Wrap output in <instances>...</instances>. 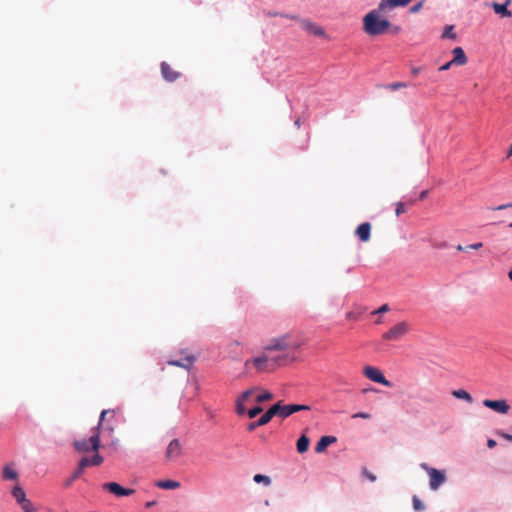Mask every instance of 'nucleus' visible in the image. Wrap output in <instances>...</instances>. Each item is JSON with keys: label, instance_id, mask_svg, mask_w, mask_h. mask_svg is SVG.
<instances>
[{"label": "nucleus", "instance_id": "nucleus-13", "mask_svg": "<svg viewBox=\"0 0 512 512\" xmlns=\"http://www.w3.org/2000/svg\"><path fill=\"white\" fill-rule=\"evenodd\" d=\"M281 418H286L293 413L299 412V411H309L310 407L307 405H301V404H288V405H282L281 408Z\"/></svg>", "mask_w": 512, "mask_h": 512}, {"label": "nucleus", "instance_id": "nucleus-10", "mask_svg": "<svg viewBox=\"0 0 512 512\" xmlns=\"http://www.w3.org/2000/svg\"><path fill=\"white\" fill-rule=\"evenodd\" d=\"M430 477L429 486L432 490H437L445 481V474L437 469H428Z\"/></svg>", "mask_w": 512, "mask_h": 512}, {"label": "nucleus", "instance_id": "nucleus-14", "mask_svg": "<svg viewBox=\"0 0 512 512\" xmlns=\"http://www.w3.org/2000/svg\"><path fill=\"white\" fill-rule=\"evenodd\" d=\"M161 74L168 82H173L180 77V73L175 71L168 63H161Z\"/></svg>", "mask_w": 512, "mask_h": 512}, {"label": "nucleus", "instance_id": "nucleus-38", "mask_svg": "<svg viewBox=\"0 0 512 512\" xmlns=\"http://www.w3.org/2000/svg\"><path fill=\"white\" fill-rule=\"evenodd\" d=\"M261 412H262V408L260 406H256V407L248 410L247 414H248L249 418H254Z\"/></svg>", "mask_w": 512, "mask_h": 512}, {"label": "nucleus", "instance_id": "nucleus-50", "mask_svg": "<svg viewBox=\"0 0 512 512\" xmlns=\"http://www.w3.org/2000/svg\"><path fill=\"white\" fill-rule=\"evenodd\" d=\"M456 249H457L458 251H466V250H465V246H462L461 244H458V245L456 246Z\"/></svg>", "mask_w": 512, "mask_h": 512}, {"label": "nucleus", "instance_id": "nucleus-30", "mask_svg": "<svg viewBox=\"0 0 512 512\" xmlns=\"http://www.w3.org/2000/svg\"><path fill=\"white\" fill-rule=\"evenodd\" d=\"M253 480H254L256 483H263L265 486H269V485L271 484V479H270V477H268V476H266V475H262V474H256V475H254Z\"/></svg>", "mask_w": 512, "mask_h": 512}, {"label": "nucleus", "instance_id": "nucleus-3", "mask_svg": "<svg viewBox=\"0 0 512 512\" xmlns=\"http://www.w3.org/2000/svg\"><path fill=\"white\" fill-rule=\"evenodd\" d=\"M283 359L282 356L270 358L266 352H264L261 356L255 357L253 359L247 360L245 362V367L248 368L249 365H253L257 372H267L272 371L280 365V361Z\"/></svg>", "mask_w": 512, "mask_h": 512}, {"label": "nucleus", "instance_id": "nucleus-29", "mask_svg": "<svg viewBox=\"0 0 512 512\" xmlns=\"http://www.w3.org/2000/svg\"><path fill=\"white\" fill-rule=\"evenodd\" d=\"M457 37L456 33L454 32V26L453 25H448L445 27V30L442 34V38H448V39H452V40H455Z\"/></svg>", "mask_w": 512, "mask_h": 512}, {"label": "nucleus", "instance_id": "nucleus-47", "mask_svg": "<svg viewBox=\"0 0 512 512\" xmlns=\"http://www.w3.org/2000/svg\"><path fill=\"white\" fill-rule=\"evenodd\" d=\"M501 437H503L505 440L512 442V435L508 433H500Z\"/></svg>", "mask_w": 512, "mask_h": 512}, {"label": "nucleus", "instance_id": "nucleus-12", "mask_svg": "<svg viewBox=\"0 0 512 512\" xmlns=\"http://www.w3.org/2000/svg\"><path fill=\"white\" fill-rule=\"evenodd\" d=\"M254 392L255 389L246 390L236 399V412L238 415L246 413L245 403L248 402Z\"/></svg>", "mask_w": 512, "mask_h": 512}, {"label": "nucleus", "instance_id": "nucleus-19", "mask_svg": "<svg viewBox=\"0 0 512 512\" xmlns=\"http://www.w3.org/2000/svg\"><path fill=\"white\" fill-rule=\"evenodd\" d=\"M336 437L334 436H323L320 438V440L317 442L316 446H315V451L317 453H322L324 452L327 447L330 445V444H333L336 442Z\"/></svg>", "mask_w": 512, "mask_h": 512}, {"label": "nucleus", "instance_id": "nucleus-54", "mask_svg": "<svg viewBox=\"0 0 512 512\" xmlns=\"http://www.w3.org/2000/svg\"><path fill=\"white\" fill-rule=\"evenodd\" d=\"M412 72H413L414 75H416L419 71H418V69H413Z\"/></svg>", "mask_w": 512, "mask_h": 512}, {"label": "nucleus", "instance_id": "nucleus-57", "mask_svg": "<svg viewBox=\"0 0 512 512\" xmlns=\"http://www.w3.org/2000/svg\"><path fill=\"white\" fill-rule=\"evenodd\" d=\"M509 227L512 228V222L509 224Z\"/></svg>", "mask_w": 512, "mask_h": 512}, {"label": "nucleus", "instance_id": "nucleus-46", "mask_svg": "<svg viewBox=\"0 0 512 512\" xmlns=\"http://www.w3.org/2000/svg\"><path fill=\"white\" fill-rule=\"evenodd\" d=\"M496 444L497 443H496V441L494 439H488V441H487V446L490 449L494 448L496 446Z\"/></svg>", "mask_w": 512, "mask_h": 512}, {"label": "nucleus", "instance_id": "nucleus-34", "mask_svg": "<svg viewBox=\"0 0 512 512\" xmlns=\"http://www.w3.org/2000/svg\"><path fill=\"white\" fill-rule=\"evenodd\" d=\"M88 466H91L90 464V458L88 457H82L81 460L78 463V469L83 473L84 469Z\"/></svg>", "mask_w": 512, "mask_h": 512}, {"label": "nucleus", "instance_id": "nucleus-2", "mask_svg": "<svg viewBox=\"0 0 512 512\" xmlns=\"http://www.w3.org/2000/svg\"><path fill=\"white\" fill-rule=\"evenodd\" d=\"M115 414V410L113 409H107L103 410L100 415L99 423L97 427L93 429L92 435L89 437V439H80L74 441V447L78 452H88L90 450L92 451H98L100 447V426L102 425L103 420L106 416L111 415L113 416Z\"/></svg>", "mask_w": 512, "mask_h": 512}, {"label": "nucleus", "instance_id": "nucleus-21", "mask_svg": "<svg viewBox=\"0 0 512 512\" xmlns=\"http://www.w3.org/2000/svg\"><path fill=\"white\" fill-rule=\"evenodd\" d=\"M281 408L282 404L281 402H277L276 404L272 405L265 413L264 415L266 418L270 421L275 415L281 417Z\"/></svg>", "mask_w": 512, "mask_h": 512}, {"label": "nucleus", "instance_id": "nucleus-55", "mask_svg": "<svg viewBox=\"0 0 512 512\" xmlns=\"http://www.w3.org/2000/svg\"><path fill=\"white\" fill-rule=\"evenodd\" d=\"M439 247L443 248V247H446V243H443L442 245H440Z\"/></svg>", "mask_w": 512, "mask_h": 512}, {"label": "nucleus", "instance_id": "nucleus-43", "mask_svg": "<svg viewBox=\"0 0 512 512\" xmlns=\"http://www.w3.org/2000/svg\"><path fill=\"white\" fill-rule=\"evenodd\" d=\"M452 65H454V63H451V61H449V62L445 63L444 65H442V66L439 68V70H440V71H446V70L450 69V67H451Z\"/></svg>", "mask_w": 512, "mask_h": 512}, {"label": "nucleus", "instance_id": "nucleus-49", "mask_svg": "<svg viewBox=\"0 0 512 512\" xmlns=\"http://www.w3.org/2000/svg\"><path fill=\"white\" fill-rule=\"evenodd\" d=\"M154 505H156V501H149L145 504V507L146 508H151L153 507Z\"/></svg>", "mask_w": 512, "mask_h": 512}, {"label": "nucleus", "instance_id": "nucleus-28", "mask_svg": "<svg viewBox=\"0 0 512 512\" xmlns=\"http://www.w3.org/2000/svg\"><path fill=\"white\" fill-rule=\"evenodd\" d=\"M19 505L21 506L23 512H37V509L35 508L33 503L27 498L24 501H22Z\"/></svg>", "mask_w": 512, "mask_h": 512}, {"label": "nucleus", "instance_id": "nucleus-22", "mask_svg": "<svg viewBox=\"0 0 512 512\" xmlns=\"http://www.w3.org/2000/svg\"><path fill=\"white\" fill-rule=\"evenodd\" d=\"M194 361V358L191 357V356H187L185 359L183 360H171L168 362L169 365H173V366H178V367H183V368H189L192 363Z\"/></svg>", "mask_w": 512, "mask_h": 512}, {"label": "nucleus", "instance_id": "nucleus-4", "mask_svg": "<svg viewBox=\"0 0 512 512\" xmlns=\"http://www.w3.org/2000/svg\"><path fill=\"white\" fill-rule=\"evenodd\" d=\"M300 347V343L292 341L290 334H285L280 337L271 339L269 344L264 347V352L268 351H287L297 350Z\"/></svg>", "mask_w": 512, "mask_h": 512}, {"label": "nucleus", "instance_id": "nucleus-52", "mask_svg": "<svg viewBox=\"0 0 512 512\" xmlns=\"http://www.w3.org/2000/svg\"><path fill=\"white\" fill-rule=\"evenodd\" d=\"M508 278L510 279V281H512V270L508 272Z\"/></svg>", "mask_w": 512, "mask_h": 512}, {"label": "nucleus", "instance_id": "nucleus-6", "mask_svg": "<svg viewBox=\"0 0 512 512\" xmlns=\"http://www.w3.org/2000/svg\"><path fill=\"white\" fill-rule=\"evenodd\" d=\"M363 374L371 381L390 387L391 383L385 378L380 369L374 366H366L363 369Z\"/></svg>", "mask_w": 512, "mask_h": 512}, {"label": "nucleus", "instance_id": "nucleus-17", "mask_svg": "<svg viewBox=\"0 0 512 512\" xmlns=\"http://www.w3.org/2000/svg\"><path fill=\"white\" fill-rule=\"evenodd\" d=\"M452 54L453 59L451 60V63H454V65L462 66L467 63V57L461 47L454 48L452 50Z\"/></svg>", "mask_w": 512, "mask_h": 512}, {"label": "nucleus", "instance_id": "nucleus-26", "mask_svg": "<svg viewBox=\"0 0 512 512\" xmlns=\"http://www.w3.org/2000/svg\"><path fill=\"white\" fill-rule=\"evenodd\" d=\"M269 422L270 421L263 414L257 421L250 423L248 425L247 429H248V431L251 432V431L255 430L257 427L264 426V425H266Z\"/></svg>", "mask_w": 512, "mask_h": 512}, {"label": "nucleus", "instance_id": "nucleus-42", "mask_svg": "<svg viewBox=\"0 0 512 512\" xmlns=\"http://www.w3.org/2000/svg\"><path fill=\"white\" fill-rule=\"evenodd\" d=\"M390 310L388 304H383L378 310L374 311L373 313H385Z\"/></svg>", "mask_w": 512, "mask_h": 512}, {"label": "nucleus", "instance_id": "nucleus-56", "mask_svg": "<svg viewBox=\"0 0 512 512\" xmlns=\"http://www.w3.org/2000/svg\"><path fill=\"white\" fill-rule=\"evenodd\" d=\"M470 249H471V247H468V245L465 246V250H470Z\"/></svg>", "mask_w": 512, "mask_h": 512}, {"label": "nucleus", "instance_id": "nucleus-9", "mask_svg": "<svg viewBox=\"0 0 512 512\" xmlns=\"http://www.w3.org/2000/svg\"><path fill=\"white\" fill-rule=\"evenodd\" d=\"M483 405L499 414H507L510 410V405L504 399H500V400L485 399L483 401Z\"/></svg>", "mask_w": 512, "mask_h": 512}, {"label": "nucleus", "instance_id": "nucleus-37", "mask_svg": "<svg viewBox=\"0 0 512 512\" xmlns=\"http://www.w3.org/2000/svg\"><path fill=\"white\" fill-rule=\"evenodd\" d=\"M103 462V457L99 454H95L92 458H90L91 466H98Z\"/></svg>", "mask_w": 512, "mask_h": 512}, {"label": "nucleus", "instance_id": "nucleus-32", "mask_svg": "<svg viewBox=\"0 0 512 512\" xmlns=\"http://www.w3.org/2000/svg\"><path fill=\"white\" fill-rule=\"evenodd\" d=\"M273 398V395L272 393L266 391V392H263L261 394H258L256 396V402L258 403H261V402H265V401H268V400H271Z\"/></svg>", "mask_w": 512, "mask_h": 512}, {"label": "nucleus", "instance_id": "nucleus-15", "mask_svg": "<svg viewBox=\"0 0 512 512\" xmlns=\"http://www.w3.org/2000/svg\"><path fill=\"white\" fill-rule=\"evenodd\" d=\"M355 235L362 242H367L371 237V224L369 222H364L360 224L355 230Z\"/></svg>", "mask_w": 512, "mask_h": 512}, {"label": "nucleus", "instance_id": "nucleus-53", "mask_svg": "<svg viewBox=\"0 0 512 512\" xmlns=\"http://www.w3.org/2000/svg\"><path fill=\"white\" fill-rule=\"evenodd\" d=\"M508 156H512V145H511V146H510V148H509Z\"/></svg>", "mask_w": 512, "mask_h": 512}, {"label": "nucleus", "instance_id": "nucleus-5", "mask_svg": "<svg viewBox=\"0 0 512 512\" xmlns=\"http://www.w3.org/2000/svg\"><path fill=\"white\" fill-rule=\"evenodd\" d=\"M410 331V324L406 321L399 322L392 326L382 335L385 341H399Z\"/></svg>", "mask_w": 512, "mask_h": 512}, {"label": "nucleus", "instance_id": "nucleus-18", "mask_svg": "<svg viewBox=\"0 0 512 512\" xmlns=\"http://www.w3.org/2000/svg\"><path fill=\"white\" fill-rule=\"evenodd\" d=\"M510 4V0H507L504 4H499L497 2L491 3V7L493 8L496 14H499L501 17H511L512 13L508 10V5Z\"/></svg>", "mask_w": 512, "mask_h": 512}, {"label": "nucleus", "instance_id": "nucleus-45", "mask_svg": "<svg viewBox=\"0 0 512 512\" xmlns=\"http://www.w3.org/2000/svg\"><path fill=\"white\" fill-rule=\"evenodd\" d=\"M507 208H512V203L502 204V205L494 208V210H504V209H507Z\"/></svg>", "mask_w": 512, "mask_h": 512}, {"label": "nucleus", "instance_id": "nucleus-16", "mask_svg": "<svg viewBox=\"0 0 512 512\" xmlns=\"http://www.w3.org/2000/svg\"><path fill=\"white\" fill-rule=\"evenodd\" d=\"M302 28L307 31L308 33L315 35V36H324L325 32L324 30L318 26L317 24L309 21V20H302L301 21Z\"/></svg>", "mask_w": 512, "mask_h": 512}, {"label": "nucleus", "instance_id": "nucleus-48", "mask_svg": "<svg viewBox=\"0 0 512 512\" xmlns=\"http://www.w3.org/2000/svg\"><path fill=\"white\" fill-rule=\"evenodd\" d=\"M427 195H428V190H424V191H422V192L420 193V195H419L420 200L425 199V198L427 197Z\"/></svg>", "mask_w": 512, "mask_h": 512}, {"label": "nucleus", "instance_id": "nucleus-39", "mask_svg": "<svg viewBox=\"0 0 512 512\" xmlns=\"http://www.w3.org/2000/svg\"><path fill=\"white\" fill-rule=\"evenodd\" d=\"M362 474H363V476L368 478L371 482H374L377 479L376 475L371 473L367 468L362 469Z\"/></svg>", "mask_w": 512, "mask_h": 512}, {"label": "nucleus", "instance_id": "nucleus-24", "mask_svg": "<svg viewBox=\"0 0 512 512\" xmlns=\"http://www.w3.org/2000/svg\"><path fill=\"white\" fill-rule=\"evenodd\" d=\"M452 395L455 398L465 400L468 403L473 402L472 396L467 391H465L463 389H458V390L452 391Z\"/></svg>", "mask_w": 512, "mask_h": 512}, {"label": "nucleus", "instance_id": "nucleus-27", "mask_svg": "<svg viewBox=\"0 0 512 512\" xmlns=\"http://www.w3.org/2000/svg\"><path fill=\"white\" fill-rule=\"evenodd\" d=\"M3 478L6 480H16L18 473L10 466H5L3 469Z\"/></svg>", "mask_w": 512, "mask_h": 512}, {"label": "nucleus", "instance_id": "nucleus-8", "mask_svg": "<svg viewBox=\"0 0 512 512\" xmlns=\"http://www.w3.org/2000/svg\"><path fill=\"white\" fill-rule=\"evenodd\" d=\"M102 489L109 491L117 497L130 496L135 492L133 489L124 488L116 482L104 483Z\"/></svg>", "mask_w": 512, "mask_h": 512}, {"label": "nucleus", "instance_id": "nucleus-33", "mask_svg": "<svg viewBox=\"0 0 512 512\" xmlns=\"http://www.w3.org/2000/svg\"><path fill=\"white\" fill-rule=\"evenodd\" d=\"M81 474L82 472L76 468L71 477L65 481V486L69 487L78 477H80Z\"/></svg>", "mask_w": 512, "mask_h": 512}, {"label": "nucleus", "instance_id": "nucleus-20", "mask_svg": "<svg viewBox=\"0 0 512 512\" xmlns=\"http://www.w3.org/2000/svg\"><path fill=\"white\" fill-rule=\"evenodd\" d=\"M310 445V439L306 435H302L296 444L298 453L303 454L308 451Z\"/></svg>", "mask_w": 512, "mask_h": 512}, {"label": "nucleus", "instance_id": "nucleus-44", "mask_svg": "<svg viewBox=\"0 0 512 512\" xmlns=\"http://www.w3.org/2000/svg\"><path fill=\"white\" fill-rule=\"evenodd\" d=\"M468 247H471V249H474V250H478L483 247V243L478 242V243L470 244V245H468Z\"/></svg>", "mask_w": 512, "mask_h": 512}, {"label": "nucleus", "instance_id": "nucleus-40", "mask_svg": "<svg viewBox=\"0 0 512 512\" xmlns=\"http://www.w3.org/2000/svg\"><path fill=\"white\" fill-rule=\"evenodd\" d=\"M405 212L404 204L402 202H398L396 204L395 214L396 216H400Z\"/></svg>", "mask_w": 512, "mask_h": 512}, {"label": "nucleus", "instance_id": "nucleus-35", "mask_svg": "<svg viewBox=\"0 0 512 512\" xmlns=\"http://www.w3.org/2000/svg\"><path fill=\"white\" fill-rule=\"evenodd\" d=\"M406 87H407V84L405 82H394V83H391L386 86V88L393 90V91L398 90L400 88H406Z\"/></svg>", "mask_w": 512, "mask_h": 512}, {"label": "nucleus", "instance_id": "nucleus-11", "mask_svg": "<svg viewBox=\"0 0 512 512\" xmlns=\"http://www.w3.org/2000/svg\"><path fill=\"white\" fill-rule=\"evenodd\" d=\"M412 0H381L378 7L383 13H388L395 7H405Z\"/></svg>", "mask_w": 512, "mask_h": 512}, {"label": "nucleus", "instance_id": "nucleus-25", "mask_svg": "<svg viewBox=\"0 0 512 512\" xmlns=\"http://www.w3.org/2000/svg\"><path fill=\"white\" fill-rule=\"evenodd\" d=\"M12 495L16 499L18 504H20L22 501L26 499L25 491L20 486H16L13 488Z\"/></svg>", "mask_w": 512, "mask_h": 512}, {"label": "nucleus", "instance_id": "nucleus-36", "mask_svg": "<svg viewBox=\"0 0 512 512\" xmlns=\"http://www.w3.org/2000/svg\"><path fill=\"white\" fill-rule=\"evenodd\" d=\"M425 1L426 0H421L418 3H416L415 5H413L412 7H410L409 12L412 14L418 13L422 9Z\"/></svg>", "mask_w": 512, "mask_h": 512}, {"label": "nucleus", "instance_id": "nucleus-41", "mask_svg": "<svg viewBox=\"0 0 512 512\" xmlns=\"http://www.w3.org/2000/svg\"><path fill=\"white\" fill-rule=\"evenodd\" d=\"M352 418H363V419H370L371 415L366 412H358L352 415Z\"/></svg>", "mask_w": 512, "mask_h": 512}, {"label": "nucleus", "instance_id": "nucleus-7", "mask_svg": "<svg viewBox=\"0 0 512 512\" xmlns=\"http://www.w3.org/2000/svg\"><path fill=\"white\" fill-rule=\"evenodd\" d=\"M183 454L182 444L178 439H173L168 444L165 451V460L173 462L178 460Z\"/></svg>", "mask_w": 512, "mask_h": 512}, {"label": "nucleus", "instance_id": "nucleus-51", "mask_svg": "<svg viewBox=\"0 0 512 512\" xmlns=\"http://www.w3.org/2000/svg\"><path fill=\"white\" fill-rule=\"evenodd\" d=\"M421 467H422L423 469H425L427 472H428V469H431V468H430V467H428V466H427V464H425V463L421 464Z\"/></svg>", "mask_w": 512, "mask_h": 512}, {"label": "nucleus", "instance_id": "nucleus-1", "mask_svg": "<svg viewBox=\"0 0 512 512\" xmlns=\"http://www.w3.org/2000/svg\"><path fill=\"white\" fill-rule=\"evenodd\" d=\"M380 14H384L383 11L377 7L369 11L363 18V30L370 36H378L384 34L391 23L386 18H381Z\"/></svg>", "mask_w": 512, "mask_h": 512}, {"label": "nucleus", "instance_id": "nucleus-31", "mask_svg": "<svg viewBox=\"0 0 512 512\" xmlns=\"http://www.w3.org/2000/svg\"><path fill=\"white\" fill-rule=\"evenodd\" d=\"M412 504H413V509L417 512L425 510V505L422 503V501L416 495H414L412 498Z\"/></svg>", "mask_w": 512, "mask_h": 512}, {"label": "nucleus", "instance_id": "nucleus-23", "mask_svg": "<svg viewBox=\"0 0 512 512\" xmlns=\"http://www.w3.org/2000/svg\"><path fill=\"white\" fill-rule=\"evenodd\" d=\"M161 489H176L180 487V483L174 480H161L156 483Z\"/></svg>", "mask_w": 512, "mask_h": 512}]
</instances>
